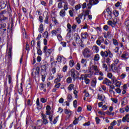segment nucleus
Listing matches in <instances>:
<instances>
[{"instance_id": "obj_1", "label": "nucleus", "mask_w": 129, "mask_h": 129, "mask_svg": "<svg viewBox=\"0 0 129 129\" xmlns=\"http://www.w3.org/2000/svg\"><path fill=\"white\" fill-rule=\"evenodd\" d=\"M46 115H48V118L49 119V122L52 124H56L57 123V121H58V118L59 116H56L55 118L54 119L53 121V114L51 113V107L49 105H47L46 108Z\"/></svg>"}, {"instance_id": "obj_2", "label": "nucleus", "mask_w": 129, "mask_h": 129, "mask_svg": "<svg viewBox=\"0 0 129 129\" xmlns=\"http://www.w3.org/2000/svg\"><path fill=\"white\" fill-rule=\"evenodd\" d=\"M104 16L107 20H111L113 17V13L111 12L109 9H106L104 12Z\"/></svg>"}, {"instance_id": "obj_3", "label": "nucleus", "mask_w": 129, "mask_h": 129, "mask_svg": "<svg viewBox=\"0 0 129 129\" xmlns=\"http://www.w3.org/2000/svg\"><path fill=\"white\" fill-rule=\"evenodd\" d=\"M89 2V4H87V9L88 10H91V8H92V6H95V5H97L99 1L98 0H86V2Z\"/></svg>"}, {"instance_id": "obj_4", "label": "nucleus", "mask_w": 129, "mask_h": 129, "mask_svg": "<svg viewBox=\"0 0 129 129\" xmlns=\"http://www.w3.org/2000/svg\"><path fill=\"white\" fill-rule=\"evenodd\" d=\"M56 60L57 61H56V63L58 62V63H62V64H66L67 61L66 58L64 57V56L62 55L61 56V55H58L57 56Z\"/></svg>"}, {"instance_id": "obj_5", "label": "nucleus", "mask_w": 129, "mask_h": 129, "mask_svg": "<svg viewBox=\"0 0 129 129\" xmlns=\"http://www.w3.org/2000/svg\"><path fill=\"white\" fill-rule=\"evenodd\" d=\"M91 53V50L88 48H86L83 51V55L85 58H89V57H90Z\"/></svg>"}, {"instance_id": "obj_6", "label": "nucleus", "mask_w": 129, "mask_h": 129, "mask_svg": "<svg viewBox=\"0 0 129 129\" xmlns=\"http://www.w3.org/2000/svg\"><path fill=\"white\" fill-rule=\"evenodd\" d=\"M13 49V47L12 46V43H10V42H8L7 43V54L9 57V58H11L12 57V50Z\"/></svg>"}, {"instance_id": "obj_7", "label": "nucleus", "mask_w": 129, "mask_h": 129, "mask_svg": "<svg viewBox=\"0 0 129 129\" xmlns=\"http://www.w3.org/2000/svg\"><path fill=\"white\" fill-rule=\"evenodd\" d=\"M39 74H40V69H33L32 70V75L34 78H36V77H39Z\"/></svg>"}, {"instance_id": "obj_8", "label": "nucleus", "mask_w": 129, "mask_h": 129, "mask_svg": "<svg viewBox=\"0 0 129 129\" xmlns=\"http://www.w3.org/2000/svg\"><path fill=\"white\" fill-rule=\"evenodd\" d=\"M83 17H84V15H83V14L81 13V14L78 15V17L76 18V21L78 24H80V23H81V21L85 20Z\"/></svg>"}, {"instance_id": "obj_9", "label": "nucleus", "mask_w": 129, "mask_h": 129, "mask_svg": "<svg viewBox=\"0 0 129 129\" xmlns=\"http://www.w3.org/2000/svg\"><path fill=\"white\" fill-rule=\"evenodd\" d=\"M90 13H91L90 9L85 10L83 11V12L82 13V14H83L84 16V20H86V17L89 15V14H90Z\"/></svg>"}, {"instance_id": "obj_10", "label": "nucleus", "mask_w": 129, "mask_h": 129, "mask_svg": "<svg viewBox=\"0 0 129 129\" xmlns=\"http://www.w3.org/2000/svg\"><path fill=\"white\" fill-rule=\"evenodd\" d=\"M104 42V38L103 37L100 36L98 38V40L96 41V44L98 46H101V44Z\"/></svg>"}, {"instance_id": "obj_11", "label": "nucleus", "mask_w": 129, "mask_h": 129, "mask_svg": "<svg viewBox=\"0 0 129 129\" xmlns=\"http://www.w3.org/2000/svg\"><path fill=\"white\" fill-rule=\"evenodd\" d=\"M75 41L76 44H81V43H83V41H82V39L80 38V36H79V35L78 34H75Z\"/></svg>"}, {"instance_id": "obj_12", "label": "nucleus", "mask_w": 129, "mask_h": 129, "mask_svg": "<svg viewBox=\"0 0 129 129\" xmlns=\"http://www.w3.org/2000/svg\"><path fill=\"white\" fill-rule=\"evenodd\" d=\"M76 72H77V71L73 69H72L70 71L71 76L73 78V79L74 80H75V79L77 78V77H76V74H75L76 73Z\"/></svg>"}, {"instance_id": "obj_13", "label": "nucleus", "mask_w": 129, "mask_h": 129, "mask_svg": "<svg viewBox=\"0 0 129 129\" xmlns=\"http://www.w3.org/2000/svg\"><path fill=\"white\" fill-rule=\"evenodd\" d=\"M120 57L121 58H122L123 60H127L129 58V52H124Z\"/></svg>"}, {"instance_id": "obj_14", "label": "nucleus", "mask_w": 129, "mask_h": 129, "mask_svg": "<svg viewBox=\"0 0 129 129\" xmlns=\"http://www.w3.org/2000/svg\"><path fill=\"white\" fill-rule=\"evenodd\" d=\"M51 34L52 36H58L61 34V31L59 29L54 30L51 31Z\"/></svg>"}, {"instance_id": "obj_15", "label": "nucleus", "mask_w": 129, "mask_h": 129, "mask_svg": "<svg viewBox=\"0 0 129 129\" xmlns=\"http://www.w3.org/2000/svg\"><path fill=\"white\" fill-rule=\"evenodd\" d=\"M123 122H129V114H127L122 119Z\"/></svg>"}, {"instance_id": "obj_16", "label": "nucleus", "mask_w": 129, "mask_h": 129, "mask_svg": "<svg viewBox=\"0 0 129 129\" xmlns=\"http://www.w3.org/2000/svg\"><path fill=\"white\" fill-rule=\"evenodd\" d=\"M103 84H105L107 85V86H110V84H111V82H110V81L107 79H105L103 81Z\"/></svg>"}, {"instance_id": "obj_17", "label": "nucleus", "mask_w": 129, "mask_h": 129, "mask_svg": "<svg viewBox=\"0 0 129 129\" xmlns=\"http://www.w3.org/2000/svg\"><path fill=\"white\" fill-rule=\"evenodd\" d=\"M53 51L52 49H48L46 52L44 53L46 57H50L51 54H52V52Z\"/></svg>"}, {"instance_id": "obj_18", "label": "nucleus", "mask_w": 129, "mask_h": 129, "mask_svg": "<svg viewBox=\"0 0 129 129\" xmlns=\"http://www.w3.org/2000/svg\"><path fill=\"white\" fill-rule=\"evenodd\" d=\"M91 70H94L95 71L96 74L97 73H98V68H97V66L96 65H93L92 67H90Z\"/></svg>"}, {"instance_id": "obj_19", "label": "nucleus", "mask_w": 129, "mask_h": 129, "mask_svg": "<svg viewBox=\"0 0 129 129\" xmlns=\"http://www.w3.org/2000/svg\"><path fill=\"white\" fill-rule=\"evenodd\" d=\"M59 16L61 18H64L66 16V11L61 9L59 12Z\"/></svg>"}, {"instance_id": "obj_20", "label": "nucleus", "mask_w": 129, "mask_h": 129, "mask_svg": "<svg viewBox=\"0 0 129 129\" xmlns=\"http://www.w3.org/2000/svg\"><path fill=\"white\" fill-rule=\"evenodd\" d=\"M66 40L68 42V43H70L71 41V33H68L67 34V36L66 37Z\"/></svg>"}, {"instance_id": "obj_21", "label": "nucleus", "mask_w": 129, "mask_h": 129, "mask_svg": "<svg viewBox=\"0 0 129 129\" xmlns=\"http://www.w3.org/2000/svg\"><path fill=\"white\" fill-rule=\"evenodd\" d=\"M97 99L101 101H104V100L105 99V96H104V95H98Z\"/></svg>"}, {"instance_id": "obj_22", "label": "nucleus", "mask_w": 129, "mask_h": 129, "mask_svg": "<svg viewBox=\"0 0 129 129\" xmlns=\"http://www.w3.org/2000/svg\"><path fill=\"white\" fill-rule=\"evenodd\" d=\"M91 76H89V75H81L80 80H85V79H87V77H89V78H90V77Z\"/></svg>"}, {"instance_id": "obj_23", "label": "nucleus", "mask_w": 129, "mask_h": 129, "mask_svg": "<svg viewBox=\"0 0 129 129\" xmlns=\"http://www.w3.org/2000/svg\"><path fill=\"white\" fill-rule=\"evenodd\" d=\"M97 83V80L96 79H94L92 81L91 83V86L92 87L95 88L96 87V84Z\"/></svg>"}, {"instance_id": "obj_24", "label": "nucleus", "mask_w": 129, "mask_h": 129, "mask_svg": "<svg viewBox=\"0 0 129 129\" xmlns=\"http://www.w3.org/2000/svg\"><path fill=\"white\" fill-rule=\"evenodd\" d=\"M81 63L83 67H86V64H87V60L83 58L81 60Z\"/></svg>"}, {"instance_id": "obj_25", "label": "nucleus", "mask_w": 129, "mask_h": 129, "mask_svg": "<svg viewBox=\"0 0 129 129\" xmlns=\"http://www.w3.org/2000/svg\"><path fill=\"white\" fill-rule=\"evenodd\" d=\"M82 40L83 39H87V37H88V33L87 32H84L81 33Z\"/></svg>"}, {"instance_id": "obj_26", "label": "nucleus", "mask_w": 129, "mask_h": 129, "mask_svg": "<svg viewBox=\"0 0 129 129\" xmlns=\"http://www.w3.org/2000/svg\"><path fill=\"white\" fill-rule=\"evenodd\" d=\"M62 3L64 4L63 5V9L62 10H64V11H67L68 9H69L68 8V3L66 1H62Z\"/></svg>"}, {"instance_id": "obj_27", "label": "nucleus", "mask_w": 129, "mask_h": 129, "mask_svg": "<svg viewBox=\"0 0 129 129\" xmlns=\"http://www.w3.org/2000/svg\"><path fill=\"white\" fill-rule=\"evenodd\" d=\"M38 32L42 34L44 32V25L43 24H40L39 28H38Z\"/></svg>"}, {"instance_id": "obj_28", "label": "nucleus", "mask_w": 129, "mask_h": 129, "mask_svg": "<svg viewBox=\"0 0 129 129\" xmlns=\"http://www.w3.org/2000/svg\"><path fill=\"white\" fill-rule=\"evenodd\" d=\"M100 54L102 57H105V58H107V56H108V52L107 51H101Z\"/></svg>"}, {"instance_id": "obj_29", "label": "nucleus", "mask_w": 129, "mask_h": 129, "mask_svg": "<svg viewBox=\"0 0 129 129\" xmlns=\"http://www.w3.org/2000/svg\"><path fill=\"white\" fill-rule=\"evenodd\" d=\"M36 103L37 106H38L37 109H41V108H42V105H41L40 104V100L39 99V98L37 99Z\"/></svg>"}, {"instance_id": "obj_30", "label": "nucleus", "mask_w": 129, "mask_h": 129, "mask_svg": "<svg viewBox=\"0 0 129 129\" xmlns=\"http://www.w3.org/2000/svg\"><path fill=\"white\" fill-rule=\"evenodd\" d=\"M23 84L21 83L20 87L18 88V93L22 95L23 94Z\"/></svg>"}, {"instance_id": "obj_31", "label": "nucleus", "mask_w": 129, "mask_h": 129, "mask_svg": "<svg viewBox=\"0 0 129 129\" xmlns=\"http://www.w3.org/2000/svg\"><path fill=\"white\" fill-rule=\"evenodd\" d=\"M104 62L107 63V65H109V64L111 63V59L109 57H107L105 59V61Z\"/></svg>"}, {"instance_id": "obj_32", "label": "nucleus", "mask_w": 129, "mask_h": 129, "mask_svg": "<svg viewBox=\"0 0 129 129\" xmlns=\"http://www.w3.org/2000/svg\"><path fill=\"white\" fill-rule=\"evenodd\" d=\"M113 84H114L116 87H120V86L121 85V82L116 81Z\"/></svg>"}, {"instance_id": "obj_33", "label": "nucleus", "mask_w": 129, "mask_h": 129, "mask_svg": "<svg viewBox=\"0 0 129 129\" xmlns=\"http://www.w3.org/2000/svg\"><path fill=\"white\" fill-rule=\"evenodd\" d=\"M67 100L68 102H71L73 100V98H72V95L69 94L67 97Z\"/></svg>"}, {"instance_id": "obj_34", "label": "nucleus", "mask_w": 129, "mask_h": 129, "mask_svg": "<svg viewBox=\"0 0 129 129\" xmlns=\"http://www.w3.org/2000/svg\"><path fill=\"white\" fill-rule=\"evenodd\" d=\"M93 50L95 53H98V52H99V48L97 46H94L93 47Z\"/></svg>"}, {"instance_id": "obj_35", "label": "nucleus", "mask_w": 129, "mask_h": 129, "mask_svg": "<svg viewBox=\"0 0 129 129\" xmlns=\"http://www.w3.org/2000/svg\"><path fill=\"white\" fill-rule=\"evenodd\" d=\"M67 28H68V33H71L72 32V30L71 29L72 27L71 26V25H70V24L68 23L67 24Z\"/></svg>"}, {"instance_id": "obj_36", "label": "nucleus", "mask_w": 129, "mask_h": 129, "mask_svg": "<svg viewBox=\"0 0 129 129\" xmlns=\"http://www.w3.org/2000/svg\"><path fill=\"white\" fill-rule=\"evenodd\" d=\"M73 88H74V84H71L68 87V89L69 91H72V89H73Z\"/></svg>"}, {"instance_id": "obj_37", "label": "nucleus", "mask_w": 129, "mask_h": 129, "mask_svg": "<svg viewBox=\"0 0 129 129\" xmlns=\"http://www.w3.org/2000/svg\"><path fill=\"white\" fill-rule=\"evenodd\" d=\"M114 72H116V73H119V72L121 71V68L118 69V68H117V67H114Z\"/></svg>"}, {"instance_id": "obj_38", "label": "nucleus", "mask_w": 129, "mask_h": 129, "mask_svg": "<svg viewBox=\"0 0 129 129\" xmlns=\"http://www.w3.org/2000/svg\"><path fill=\"white\" fill-rule=\"evenodd\" d=\"M102 68H103V69H104L105 71H107L108 68L107 67V65H106V63H103L102 64Z\"/></svg>"}, {"instance_id": "obj_39", "label": "nucleus", "mask_w": 129, "mask_h": 129, "mask_svg": "<svg viewBox=\"0 0 129 129\" xmlns=\"http://www.w3.org/2000/svg\"><path fill=\"white\" fill-rule=\"evenodd\" d=\"M64 113L66 114H68L69 115H71V114H72V111L68 109H66L64 111Z\"/></svg>"}, {"instance_id": "obj_40", "label": "nucleus", "mask_w": 129, "mask_h": 129, "mask_svg": "<svg viewBox=\"0 0 129 129\" xmlns=\"http://www.w3.org/2000/svg\"><path fill=\"white\" fill-rule=\"evenodd\" d=\"M56 77L58 78V79H60L61 80V79L64 77V75L63 74H57Z\"/></svg>"}, {"instance_id": "obj_41", "label": "nucleus", "mask_w": 129, "mask_h": 129, "mask_svg": "<svg viewBox=\"0 0 129 129\" xmlns=\"http://www.w3.org/2000/svg\"><path fill=\"white\" fill-rule=\"evenodd\" d=\"M6 27H7L6 23H0V31L2 30V29H5Z\"/></svg>"}, {"instance_id": "obj_42", "label": "nucleus", "mask_w": 129, "mask_h": 129, "mask_svg": "<svg viewBox=\"0 0 129 129\" xmlns=\"http://www.w3.org/2000/svg\"><path fill=\"white\" fill-rule=\"evenodd\" d=\"M99 59H100L99 54H96L94 57V61H98L99 60Z\"/></svg>"}, {"instance_id": "obj_43", "label": "nucleus", "mask_w": 129, "mask_h": 129, "mask_svg": "<svg viewBox=\"0 0 129 129\" xmlns=\"http://www.w3.org/2000/svg\"><path fill=\"white\" fill-rule=\"evenodd\" d=\"M116 124H117V122L116 121V120H113L111 123H110V125L111 126H114V125H116Z\"/></svg>"}, {"instance_id": "obj_44", "label": "nucleus", "mask_w": 129, "mask_h": 129, "mask_svg": "<svg viewBox=\"0 0 129 129\" xmlns=\"http://www.w3.org/2000/svg\"><path fill=\"white\" fill-rule=\"evenodd\" d=\"M44 23L46 24H49V16H48V15L46 16L45 19L44 20Z\"/></svg>"}, {"instance_id": "obj_45", "label": "nucleus", "mask_w": 129, "mask_h": 129, "mask_svg": "<svg viewBox=\"0 0 129 129\" xmlns=\"http://www.w3.org/2000/svg\"><path fill=\"white\" fill-rule=\"evenodd\" d=\"M7 32V29L6 28H3L1 29V30H0V33L3 35V34H5V33Z\"/></svg>"}, {"instance_id": "obj_46", "label": "nucleus", "mask_w": 129, "mask_h": 129, "mask_svg": "<svg viewBox=\"0 0 129 129\" xmlns=\"http://www.w3.org/2000/svg\"><path fill=\"white\" fill-rule=\"evenodd\" d=\"M113 44L115 46H118V42H117V40L116 39H113Z\"/></svg>"}, {"instance_id": "obj_47", "label": "nucleus", "mask_w": 129, "mask_h": 129, "mask_svg": "<svg viewBox=\"0 0 129 129\" xmlns=\"http://www.w3.org/2000/svg\"><path fill=\"white\" fill-rule=\"evenodd\" d=\"M95 121L96 122V124H99V122H100V119L98 117H96L95 118Z\"/></svg>"}, {"instance_id": "obj_48", "label": "nucleus", "mask_w": 129, "mask_h": 129, "mask_svg": "<svg viewBox=\"0 0 129 129\" xmlns=\"http://www.w3.org/2000/svg\"><path fill=\"white\" fill-rule=\"evenodd\" d=\"M43 123H44V124H48L49 121H48V120L46 118H45L44 117L43 118Z\"/></svg>"}, {"instance_id": "obj_49", "label": "nucleus", "mask_w": 129, "mask_h": 129, "mask_svg": "<svg viewBox=\"0 0 129 129\" xmlns=\"http://www.w3.org/2000/svg\"><path fill=\"white\" fill-rule=\"evenodd\" d=\"M43 36L44 38H48V37H49V33H48V31L44 32V33H43Z\"/></svg>"}, {"instance_id": "obj_50", "label": "nucleus", "mask_w": 129, "mask_h": 129, "mask_svg": "<svg viewBox=\"0 0 129 129\" xmlns=\"http://www.w3.org/2000/svg\"><path fill=\"white\" fill-rule=\"evenodd\" d=\"M91 37L90 38V40L91 41H95V40H96V38L95 37L96 36L95 35H91Z\"/></svg>"}, {"instance_id": "obj_51", "label": "nucleus", "mask_w": 129, "mask_h": 129, "mask_svg": "<svg viewBox=\"0 0 129 129\" xmlns=\"http://www.w3.org/2000/svg\"><path fill=\"white\" fill-rule=\"evenodd\" d=\"M117 23H118V20H117L116 18H114L113 20V25L115 26V25H116V24H117Z\"/></svg>"}, {"instance_id": "obj_52", "label": "nucleus", "mask_w": 129, "mask_h": 129, "mask_svg": "<svg viewBox=\"0 0 129 129\" xmlns=\"http://www.w3.org/2000/svg\"><path fill=\"white\" fill-rule=\"evenodd\" d=\"M37 54L39 56H42L43 55V51L41 49H37Z\"/></svg>"}, {"instance_id": "obj_53", "label": "nucleus", "mask_w": 129, "mask_h": 129, "mask_svg": "<svg viewBox=\"0 0 129 129\" xmlns=\"http://www.w3.org/2000/svg\"><path fill=\"white\" fill-rule=\"evenodd\" d=\"M70 67H73L74 66V60L73 59L70 60Z\"/></svg>"}, {"instance_id": "obj_54", "label": "nucleus", "mask_w": 129, "mask_h": 129, "mask_svg": "<svg viewBox=\"0 0 129 129\" xmlns=\"http://www.w3.org/2000/svg\"><path fill=\"white\" fill-rule=\"evenodd\" d=\"M67 82L68 84L71 83V82H72V77H69L67 79Z\"/></svg>"}, {"instance_id": "obj_55", "label": "nucleus", "mask_w": 129, "mask_h": 129, "mask_svg": "<svg viewBox=\"0 0 129 129\" xmlns=\"http://www.w3.org/2000/svg\"><path fill=\"white\" fill-rule=\"evenodd\" d=\"M108 108V107L106 105H103L102 107V110L105 111Z\"/></svg>"}, {"instance_id": "obj_56", "label": "nucleus", "mask_w": 129, "mask_h": 129, "mask_svg": "<svg viewBox=\"0 0 129 129\" xmlns=\"http://www.w3.org/2000/svg\"><path fill=\"white\" fill-rule=\"evenodd\" d=\"M82 8L83 10H84V9H85L86 8H87V10H88V9L87 8V5L86 4V3H84L82 5Z\"/></svg>"}, {"instance_id": "obj_57", "label": "nucleus", "mask_w": 129, "mask_h": 129, "mask_svg": "<svg viewBox=\"0 0 129 129\" xmlns=\"http://www.w3.org/2000/svg\"><path fill=\"white\" fill-rule=\"evenodd\" d=\"M104 44L105 45V46H108L109 44V40L105 39L104 40Z\"/></svg>"}, {"instance_id": "obj_58", "label": "nucleus", "mask_w": 129, "mask_h": 129, "mask_svg": "<svg viewBox=\"0 0 129 129\" xmlns=\"http://www.w3.org/2000/svg\"><path fill=\"white\" fill-rule=\"evenodd\" d=\"M62 3L63 2H59L58 4V6H57L58 9H62V8H63V5H62Z\"/></svg>"}, {"instance_id": "obj_59", "label": "nucleus", "mask_w": 129, "mask_h": 129, "mask_svg": "<svg viewBox=\"0 0 129 129\" xmlns=\"http://www.w3.org/2000/svg\"><path fill=\"white\" fill-rule=\"evenodd\" d=\"M41 102H42V103H45V102H47V99H45V98H41L40 99Z\"/></svg>"}, {"instance_id": "obj_60", "label": "nucleus", "mask_w": 129, "mask_h": 129, "mask_svg": "<svg viewBox=\"0 0 129 129\" xmlns=\"http://www.w3.org/2000/svg\"><path fill=\"white\" fill-rule=\"evenodd\" d=\"M77 27V25H76L75 24H74L73 25V26L72 27V29L73 32H75Z\"/></svg>"}, {"instance_id": "obj_61", "label": "nucleus", "mask_w": 129, "mask_h": 129, "mask_svg": "<svg viewBox=\"0 0 129 129\" xmlns=\"http://www.w3.org/2000/svg\"><path fill=\"white\" fill-rule=\"evenodd\" d=\"M48 66V62H45V64H43V68H44V70H47Z\"/></svg>"}, {"instance_id": "obj_62", "label": "nucleus", "mask_w": 129, "mask_h": 129, "mask_svg": "<svg viewBox=\"0 0 129 129\" xmlns=\"http://www.w3.org/2000/svg\"><path fill=\"white\" fill-rule=\"evenodd\" d=\"M87 109L88 111H91V110L92 109V107H91V106H90V105H88L87 106Z\"/></svg>"}, {"instance_id": "obj_63", "label": "nucleus", "mask_w": 129, "mask_h": 129, "mask_svg": "<svg viewBox=\"0 0 129 129\" xmlns=\"http://www.w3.org/2000/svg\"><path fill=\"white\" fill-rule=\"evenodd\" d=\"M57 38L58 41H62V40H63V38H62V36H61V35L60 34H58V35H57Z\"/></svg>"}, {"instance_id": "obj_64", "label": "nucleus", "mask_w": 129, "mask_h": 129, "mask_svg": "<svg viewBox=\"0 0 129 129\" xmlns=\"http://www.w3.org/2000/svg\"><path fill=\"white\" fill-rule=\"evenodd\" d=\"M80 68H81L80 63H77V64L76 65V69H77V70H79Z\"/></svg>"}]
</instances>
